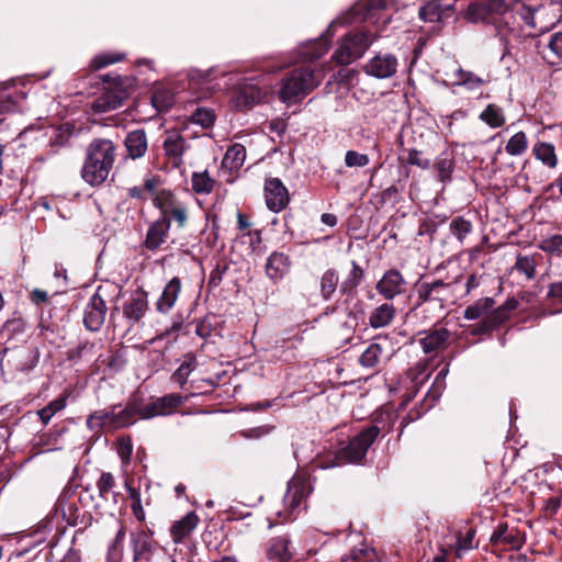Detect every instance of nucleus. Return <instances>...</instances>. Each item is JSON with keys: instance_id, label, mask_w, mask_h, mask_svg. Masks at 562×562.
<instances>
[{"instance_id": "obj_1", "label": "nucleus", "mask_w": 562, "mask_h": 562, "mask_svg": "<svg viewBox=\"0 0 562 562\" xmlns=\"http://www.w3.org/2000/svg\"><path fill=\"white\" fill-rule=\"evenodd\" d=\"M115 159V147L109 139H94L87 148L81 170L82 179L90 186H100L109 177Z\"/></svg>"}, {"instance_id": "obj_2", "label": "nucleus", "mask_w": 562, "mask_h": 562, "mask_svg": "<svg viewBox=\"0 0 562 562\" xmlns=\"http://www.w3.org/2000/svg\"><path fill=\"white\" fill-rule=\"evenodd\" d=\"M321 82L310 67L297 68L283 79L279 91V98L285 103H292L305 98Z\"/></svg>"}, {"instance_id": "obj_3", "label": "nucleus", "mask_w": 562, "mask_h": 562, "mask_svg": "<svg viewBox=\"0 0 562 562\" xmlns=\"http://www.w3.org/2000/svg\"><path fill=\"white\" fill-rule=\"evenodd\" d=\"M138 404L130 403L124 408L117 409L113 407L110 411L100 409L95 411L87 418V426L91 430H99L102 428L117 429L130 426L138 418Z\"/></svg>"}, {"instance_id": "obj_4", "label": "nucleus", "mask_w": 562, "mask_h": 562, "mask_svg": "<svg viewBox=\"0 0 562 562\" xmlns=\"http://www.w3.org/2000/svg\"><path fill=\"white\" fill-rule=\"evenodd\" d=\"M374 40L375 37L369 32L348 35L341 41L338 48L335 50L333 59L338 65H349L361 57Z\"/></svg>"}, {"instance_id": "obj_5", "label": "nucleus", "mask_w": 562, "mask_h": 562, "mask_svg": "<svg viewBox=\"0 0 562 562\" xmlns=\"http://www.w3.org/2000/svg\"><path fill=\"white\" fill-rule=\"evenodd\" d=\"M305 497V485L299 481H291L283 497V510L276 512L277 516L281 518V522L296 518L304 505Z\"/></svg>"}, {"instance_id": "obj_6", "label": "nucleus", "mask_w": 562, "mask_h": 562, "mask_svg": "<svg viewBox=\"0 0 562 562\" xmlns=\"http://www.w3.org/2000/svg\"><path fill=\"white\" fill-rule=\"evenodd\" d=\"M380 434V429L376 426H370L357 435L349 445L344 449L342 456L349 462L361 461L369 447L374 442Z\"/></svg>"}, {"instance_id": "obj_7", "label": "nucleus", "mask_w": 562, "mask_h": 562, "mask_svg": "<svg viewBox=\"0 0 562 562\" xmlns=\"http://www.w3.org/2000/svg\"><path fill=\"white\" fill-rule=\"evenodd\" d=\"M183 403V398L179 394H167L158 397L155 401L145 404L144 406L138 405V417L148 419L156 416H165L175 412Z\"/></svg>"}, {"instance_id": "obj_8", "label": "nucleus", "mask_w": 562, "mask_h": 562, "mask_svg": "<svg viewBox=\"0 0 562 562\" xmlns=\"http://www.w3.org/2000/svg\"><path fill=\"white\" fill-rule=\"evenodd\" d=\"M165 156L173 168L183 165V156L190 149V144L179 131H168L162 143Z\"/></svg>"}, {"instance_id": "obj_9", "label": "nucleus", "mask_w": 562, "mask_h": 562, "mask_svg": "<svg viewBox=\"0 0 562 562\" xmlns=\"http://www.w3.org/2000/svg\"><path fill=\"white\" fill-rule=\"evenodd\" d=\"M254 78H248L247 81L236 91L232 103L238 111H244L251 105L258 103L267 95L268 90L266 87L260 86L259 82L254 83Z\"/></svg>"}, {"instance_id": "obj_10", "label": "nucleus", "mask_w": 562, "mask_h": 562, "mask_svg": "<svg viewBox=\"0 0 562 562\" xmlns=\"http://www.w3.org/2000/svg\"><path fill=\"white\" fill-rule=\"evenodd\" d=\"M406 281L397 269H390L384 272L376 282L375 290L386 301L393 300L395 296L405 292Z\"/></svg>"}, {"instance_id": "obj_11", "label": "nucleus", "mask_w": 562, "mask_h": 562, "mask_svg": "<svg viewBox=\"0 0 562 562\" xmlns=\"http://www.w3.org/2000/svg\"><path fill=\"white\" fill-rule=\"evenodd\" d=\"M265 199L268 209L272 212H280L290 201L289 191L278 178H270L265 183Z\"/></svg>"}, {"instance_id": "obj_12", "label": "nucleus", "mask_w": 562, "mask_h": 562, "mask_svg": "<svg viewBox=\"0 0 562 562\" xmlns=\"http://www.w3.org/2000/svg\"><path fill=\"white\" fill-rule=\"evenodd\" d=\"M106 315V304L105 301L100 295L99 291H97L89 300L83 315V323L87 329L91 331H98L104 321Z\"/></svg>"}, {"instance_id": "obj_13", "label": "nucleus", "mask_w": 562, "mask_h": 562, "mask_svg": "<svg viewBox=\"0 0 562 562\" xmlns=\"http://www.w3.org/2000/svg\"><path fill=\"white\" fill-rule=\"evenodd\" d=\"M127 98V93L119 85L105 89L99 97H97L92 103L91 109L95 113H105L122 106L124 100Z\"/></svg>"}, {"instance_id": "obj_14", "label": "nucleus", "mask_w": 562, "mask_h": 562, "mask_svg": "<svg viewBox=\"0 0 562 562\" xmlns=\"http://www.w3.org/2000/svg\"><path fill=\"white\" fill-rule=\"evenodd\" d=\"M155 204L160 209L161 216L173 218L179 227H183L188 215L187 206L173 199L170 192H161L159 196L155 199Z\"/></svg>"}, {"instance_id": "obj_15", "label": "nucleus", "mask_w": 562, "mask_h": 562, "mask_svg": "<svg viewBox=\"0 0 562 562\" xmlns=\"http://www.w3.org/2000/svg\"><path fill=\"white\" fill-rule=\"evenodd\" d=\"M397 58L392 54H379L371 58L364 66L368 75L384 79L392 77L397 70Z\"/></svg>"}, {"instance_id": "obj_16", "label": "nucleus", "mask_w": 562, "mask_h": 562, "mask_svg": "<svg viewBox=\"0 0 562 562\" xmlns=\"http://www.w3.org/2000/svg\"><path fill=\"white\" fill-rule=\"evenodd\" d=\"M148 310V295L143 289L134 291L123 305V315L132 325L139 322Z\"/></svg>"}, {"instance_id": "obj_17", "label": "nucleus", "mask_w": 562, "mask_h": 562, "mask_svg": "<svg viewBox=\"0 0 562 562\" xmlns=\"http://www.w3.org/2000/svg\"><path fill=\"white\" fill-rule=\"evenodd\" d=\"M290 543L285 535L271 538L266 548L267 559L271 562H289L293 555Z\"/></svg>"}, {"instance_id": "obj_18", "label": "nucleus", "mask_w": 562, "mask_h": 562, "mask_svg": "<svg viewBox=\"0 0 562 562\" xmlns=\"http://www.w3.org/2000/svg\"><path fill=\"white\" fill-rule=\"evenodd\" d=\"M290 267V258L283 252L274 251L267 259L266 274L271 281L278 282L289 273Z\"/></svg>"}, {"instance_id": "obj_19", "label": "nucleus", "mask_w": 562, "mask_h": 562, "mask_svg": "<svg viewBox=\"0 0 562 562\" xmlns=\"http://www.w3.org/2000/svg\"><path fill=\"white\" fill-rule=\"evenodd\" d=\"M170 222L165 216L155 221L148 228L145 246L149 250L159 248L167 239Z\"/></svg>"}, {"instance_id": "obj_20", "label": "nucleus", "mask_w": 562, "mask_h": 562, "mask_svg": "<svg viewBox=\"0 0 562 562\" xmlns=\"http://www.w3.org/2000/svg\"><path fill=\"white\" fill-rule=\"evenodd\" d=\"M449 331L446 328H436L424 333L419 338V345L425 353H430L443 348L449 339Z\"/></svg>"}, {"instance_id": "obj_21", "label": "nucleus", "mask_w": 562, "mask_h": 562, "mask_svg": "<svg viewBox=\"0 0 562 562\" xmlns=\"http://www.w3.org/2000/svg\"><path fill=\"white\" fill-rule=\"evenodd\" d=\"M396 314V310L392 303L385 302L374 307L368 317V324L374 329H380L389 326Z\"/></svg>"}, {"instance_id": "obj_22", "label": "nucleus", "mask_w": 562, "mask_h": 562, "mask_svg": "<svg viewBox=\"0 0 562 562\" xmlns=\"http://www.w3.org/2000/svg\"><path fill=\"white\" fill-rule=\"evenodd\" d=\"M181 290V281L178 277L172 278L164 288V291L156 303V308L160 313H168L178 300Z\"/></svg>"}, {"instance_id": "obj_23", "label": "nucleus", "mask_w": 562, "mask_h": 562, "mask_svg": "<svg viewBox=\"0 0 562 562\" xmlns=\"http://www.w3.org/2000/svg\"><path fill=\"white\" fill-rule=\"evenodd\" d=\"M199 521L194 513H189L181 519L173 522L170 528V533L175 543H180L187 536H189Z\"/></svg>"}, {"instance_id": "obj_24", "label": "nucleus", "mask_w": 562, "mask_h": 562, "mask_svg": "<svg viewBox=\"0 0 562 562\" xmlns=\"http://www.w3.org/2000/svg\"><path fill=\"white\" fill-rule=\"evenodd\" d=\"M125 147L131 158H140L147 151V137L144 130L130 132L125 138Z\"/></svg>"}, {"instance_id": "obj_25", "label": "nucleus", "mask_w": 562, "mask_h": 562, "mask_svg": "<svg viewBox=\"0 0 562 562\" xmlns=\"http://www.w3.org/2000/svg\"><path fill=\"white\" fill-rule=\"evenodd\" d=\"M246 159V148L241 144H233L226 150L222 166L229 171H237L244 165Z\"/></svg>"}, {"instance_id": "obj_26", "label": "nucleus", "mask_w": 562, "mask_h": 562, "mask_svg": "<svg viewBox=\"0 0 562 562\" xmlns=\"http://www.w3.org/2000/svg\"><path fill=\"white\" fill-rule=\"evenodd\" d=\"M453 85L464 87L469 91H475L486 83V80L472 71L457 68L453 72Z\"/></svg>"}, {"instance_id": "obj_27", "label": "nucleus", "mask_w": 562, "mask_h": 562, "mask_svg": "<svg viewBox=\"0 0 562 562\" xmlns=\"http://www.w3.org/2000/svg\"><path fill=\"white\" fill-rule=\"evenodd\" d=\"M363 274V269L356 261H352L351 270L340 283V292L347 295L353 294L361 283Z\"/></svg>"}, {"instance_id": "obj_28", "label": "nucleus", "mask_w": 562, "mask_h": 562, "mask_svg": "<svg viewBox=\"0 0 562 562\" xmlns=\"http://www.w3.org/2000/svg\"><path fill=\"white\" fill-rule=\"evenodd\" d=\"M533 155L547 167L553 169L558 165V157L555 155L554 146L550 143L538 142L533 146Z\"/></svg>"}, {"instance_id": "obj_29", "label": "nucleus", "mask_w": 562, "mask_h": 562, "mask_svg": "<svg viewBox=\"0 0 562 562\" xmlns=\"http://www.w3.org/2000/svg\"><path fill=\"white\" fill-rule=\"evenodd\" d=\"M434 168L438 172V179L440 182L446 183L451 180L452 172L454 170V159L450 153H441L435 164Z\"/></svg>"}, {"instance_id": "obj_30", "label": "nucleus", "mask_w": 562, "mask_h": 562, "mask_svg": "<svg viewBox=\"0 0 562 562\" xmlns=\"http://www.w3.org/2000/svg\"><path fill=\"white\" fill-rule=\"evenodd\" d=\"M131 541L134 551V560H140L151 550L150 535L145 530L133 532Z\"/></svg>"}, {"instance_id": "obj_31", "label": "nucleus", "mask_w": 562, "mask_h": 562, "mask_svg": "<svg viewBox=\"0 0 562 562\" xmlns=\"http://www.w3.org/2000/svg\"><path fill=\"white\" fill-rule=\"evenodd\" d=\"M480 119L492 128L501 127L506 122L503 110L496 104H488L480 114Z\"/></svg>"}, {"instance_id": "obj_32", "label": "nucleus", "mask_w": 562, "mask_h": 562, "mask_svg": "<svg viewBox=\"0 0 562 562\" xmlns=\"http://www.w3.org/2000/svg\"><path fill=\"white\" fill-rule=\"evenodd\" d=\"M16 368L22 371L34 368L38 362V352L35 349L22 348L14 352Z\"/></svg>"}, {"instance_id": "obj_33", "label": "nucleus", "mask_w": 562, "mask_h": 562, "mask_svg": "<svg viewBox=\"0 0 562 562\" xmlns=\"http://www.w3.org/2000/svg\"><path fill=\"white\" fill-rule=\"evenodd\" d=\"M386 0H362L352 11L360 15L363 20H370L374 16V12L385 8Z\"/></svg>"}, {"instance_id": "obj_34", "label": "nucleus", "mask_w": 562, "mask_h": 562, "mask_svg": "<svg viewBox=\"0 0 562 562\" xmlns=\"http://www.w3.org/2000/svg\"><path fill=\"white\" fill-rule=\"evenodd\" d=\"M494 306V300L491 297H483L477 300L474 304L468 306L464 311V318L479 319L484 316Z\"/></svg>"}, {"instance_id": "obj_35", "label": "nucleus", "mask_w": 562, "mask_h": 562, "mask_svg": "<svg viewBox=\"0 0 562 562\" xmlns=\"http://www.w3.org/2000/svg\"><path fill=\"white\" fill-rule=\"evenodd\" d=\"M151 104L159 111H167L173 104V94L165 87H157L151 94Z\"/></svg>"}, {"instance_id": "obj_36", "label": "nucleus", "mask_w": 562, "mask_h": 562, "mask_svg": "<svg viewBox=\"0 0 562 562\" xmlns=\"http://www.w3.org/2000/svg\"><path fill=\"white\" fill-rule=\"evenodd\" d=\"M192 190L199 194H209L212 192L215 181L210 177L206 170L194 172L192 175Z\"/></svg>"}, {"instance_id": "obj_37", "label": "nucleus", "mask_w": 562, "mask_h": 562, "mask_svg": "<svg viewBox=\"0 0 562 562\" xmlns=\"http://www.w3.org/2000/svg\"><path fill=\"white\" fill-rule=\"evenodd\" d=\"M528 148V138L524 132H517L507 142L505 150L510 156H520Z\"/></svg>"}, {"instance_id": "obj_38", "label": "nucleus", "mask_w": 562, "mask_h": 562, "mask_svg": "<svg viewBox=\"0 0 562 562\" xmlns=\"http://www.w3.org/2000/svg\"><path fill=\"white\" fill-rule=\"evenodd\" d=\"M327 50V40L325 37H321L306 45V47L302 52V58L303 60H314L325 55Z\"/></svg>"}, {"instance_id": "obj_39", "label": "nucleus", "mask_w": 562, "mask_h": 562, "mask_svg": "<svg viewBox=\"0 0 562 562\" xmlns=\"http://www.w3.org/2000/svg\"><path fill=\"white\" fill-rule=\"evenodd\" d=\"M338 273L334 269L325 271L321 278V293L325 300H329L338 285Z\"/></svg>"}, {"instance_id": "obj_40", "label": "nucleus", "mask_w": 562, "mask_h": 562, "mask_svg": "<svg viewBox=\"0 0 562 562\" xmlns=\"http://www.w3.org/2000/svg\"><path fill=\"white\" fill-rule=\"evenodd\" d=\"M125 528L123 526L117 530L115 538L108 550V559L111 562H119L123 555V542L125 539Z\"/></svg>"}, {"instance_id": "obj_41", "label": "nucleus", "mask_w": 562, "mask_h": 562, "mask_svg": "<svg viewBox=\"0 0 562 562\" xmlns=\"http://www.w3.org/2000/svg\"><path fill=\"white\" fill-rule=\"evenodd\" d=\"M22 99L23 97L18 92L14 94L7 91L0 92V114H9L15 112L19 108V101Z\"/></svg>"}, {"instance_id": "obj_42", "label": "nucleus", "mask_w": 562, "mask_h": 562, "mask_svg": "<svg viewBox=\"0 0 562 562\" xmlns=\"http://www.w3.org/2000/svg\"><path fill=\"white\" fill-rule=\"evenodd\" d=\"M382 355V347L379 344H371L360 356L359 362L364 368H373L378 364Z\"/></svg>"}, {"instance_id": "obj_43", "label": "nucleus", "mask_w": 562, "mask_h": 562, "mask_svg": "<svg viewBox=\"0 0 562 562\" xmlns=\"http://www.w3.org/2000/svg\"><path fill=\"white\" fill-rule=\"evenodd\" d=\"M66 407V397H57L38 412V416L44 424H48L52 417Z\"/></svg>"}, {"instance_id": "obj_44", "label": "nucleus", "mask_w": 562, "mask_h": 562, "mask_svg": "<svg viewBox=\"0 0 562 562\" xmlns=\"http://www.w3.org/2000/svg\"><path fill=\"white\" fill-rule=\"evenodd\" d=\"M450 231L459 241H463L472 231V224L462 216H457L450 222Z\"/></svg>"}, {"instance_id": "obj_45", "label": "nucleus", "mask_w": 562, "mask_h": 562, "mask_svg": "<svg viewBox=\"0 0 562 562\" xmlns=\"http://www.w3.org/2000/svg\"><path fill=\"white\" fill-rule=\"evenodd\" d=\"M25 322L21 317H14L7 321L2 327L1 334L5 335L9 339L14 338L24 333Z\"/></svg>"}, {"instance_id": "obj_46", "label": "nucleus", "mask_w": 562, "mask_h": 562, "mask_svg": "<svg viewBox=\"0 0 562 562\" xmlns=\"http://www.w3.org/2000/svg\"><path fill=\"white\" fill-rule=\"evenodd\" d=\"M447 286L448 285L441 280H437V281L430 282V283L424 282L418 288V297L423 302H426L429 300H436L437 296L434 295V289H445Z\"/></svg>"}, {"instance_id": "obj_47", "label": "nucleus", "mask_w": 562, "mask_h": 562, "mask_svg": "<svg viewBox=\"0 0 562 562\" xmlns=\"http://www.w3.org/2000/svg\"><path fill=\"white\" fill-rule=\"evenodd\" d=\"M515 269L524 273L527 279H533L536 274V261L529 256H519L515 263Z\"/></svg>"}, {"instance_id": "obj_48", "label": "nucleus", "mask_w": 562, "mask_h": 562, "mask_svg": "<svg viewBox=\"0 0 562 562\" xmlns=\"http://www.w3.org/2000/svg\"><path fill=\"white\" fill-rule=\"evenodd\" d=\"M191 121L206 128L213 125L215 121V114L212 110L209 109H196L191 115Z\"/></svg>"}, {"instance_id": "obj_49", "label": "nucleus", "mask_w": 562, "mask_h": 562, "mask_svg": "<svg viewBox=\"0 0 562 562\" xmlns=\"http://www.w3.org/2000/svg\"><path fill=\"white\" fill-rule=\"evenodd\" d=\"M440 4L430 1L419 9V18L425 22H435L440 19Z\"/></svg>"}, {"instance_id": "obj_50", "label": "nucleus", "mask_w": 562, "mask_h": 562, "mask_svg": "<svg viewBox=\"0 0 562 562\" xmlns=\"http://www.w3.org/2000/svg\"><path fill=\"white\" fill-rule=\"evenodd\" d=\"M539 248L550 254H562V235L557 234L543 238L539 244Z\"/></svg>"}, {"instance_id": "obj_51", "label": "nucleus", "mask_w": 562, "mask_h": 562, "mask_svg": "<svg viewBox=\"0 0 562 562\" xmlns=\"http://www.w3.org/2000/svg\"><path fill=\"white\" fill-rule=\"evenodd\" d=\"M114 485V476L109 472L102 473L97 483L100 496L104 499H108L109 494L113 492Z\"/></svg>"}, {"instance_id": "obj_52", "label": "nucleus", "mask_w": 562, "mask_h": 562, "mask_svg": "<svg viewBox=\"0 0 562 562\" xmlns=\"http://www.w3.org/2000/svg\"><path fill=\"white\" fill-rule=\"evenodd\" d=\"M194 368L195 360L193 357H190L188 360L183 361L181 366L176 370V372L173 373V378L176 379L177 382L183 384L187 381L190 373L194 370Z\"/></svg>"}, {"instance_id": "obj_53", "label": "nucleus", "mask_w": 562, "mask_h": 562, "mask_svg": "<svg viewBox=\"0 0 562 562\" xmlns=\"http://www.w3.org/2000/svg\"><path fill=\"white\" fill-rule=\"evenodd\" d=\"M369 156L360 154L356 150H348L345 155V164L347 167H366L369 164Z\"/></svg>"}, {"instance_id": "obj_54", "label": "nucleus", "mask_w": 562, "mask_h": 562, "mask_svg": "<svg viewBox=\"0 0 562 562\" xmlns=\"http://www.w3.org/2000/svg\"><path fill=\"white\" fill-rule=\"evenodd\" d=\"M487 15V9L480 3H471L467 9V19L470 22L477 23L483 21Z\"/></svg>"}, {"instance_id": "obj_55", "label": "nucleus", "mask_w": 562, "mask_h": 562, "mask_svg": "<svg viewBox=\"0 0 562 562\" xmlns=\"http://www.w3.org/2000/svg\"><path fill=\"white\" fill-rule=\"evenodd\" d=\"M503 543L507 544L512 550H518L525 543V535L517 529H509Z\"/></svg>"}, {"instance_id": "obj_56", "label": "nucleus", "mask_w": 562, "mask_h": 562, "mask_svg": "<svg viewBox=\"0 0 562 562\" xmlns=\"http://www.w3.org/2000/svg\"><path fill=\"white\" fill-rule=\"evenodd\" d=\"M509 313L504 311L503 306H498L495 308L492 314L487 318V324L485 325L486 329H490L494 326H497L508 319Z\"/></svg>"}, {"instance_id": "obj_57", "label": "nucleus", "mask_w": 562, "mask_h": 562, "mask_svg": "<svg viewBox=\"0 0 562 562\" xmlns=\"http://www.w3.org/2000/svg\"><path fill=\"white\" fill-rule=\"evenodd\" d=\"M407 164L417 166L422 169H428L430 167L429 159L425 158L422 151L417 149H411L407 156Z\"/></svg>"}, {"instance_id": "obj_58", "label": "nucleus", "mask_w": 562, "mask_h": 562, "mask_svg": "<svg viewBox=\"0 0 562 562\" xmlns=\"http://www.w3.org/2000/svg\"><path fill=\"white\" fill-rule=\"evenodd\" d=\"M123 58V55H100L93 58L92 67L94 69H100L105 66L112 65L114 63L120 61Z\"/></svg>"}, {"instance_id": "obj_59", "label": "nucleus", "mask_w": 562, "mask_h": 562, "mask_svg": "<svg viewBox=\"0 0 562 562\" xmlns=\"http://www.w3.org/2000/svg\"><path fill=\"white\" fill-rule=\"evenodd\" d=\"M374 555V551L368 547L356 548L350 552V558L356 562L370 561Z\"/></svg>"}, {"instance_id": "obj_60", "label": "nucleus", "mask_w": 562, "mask_h": 562, "mask_svg": "<svg viewBox=\"0 0 562 562\" xmlns=\"http://www.w3.org/2000/svg\"><path fill=\"white\" fill-rule=\"evenodd\" d=\"M94 347L93 342L85 341L71 351V358L92 357Z\"/></svg>"}, {"instance_id": "obj_61", "label": "nucleus", "mask_w": 562, "mask_h": 562, "mask_svg": "<svg viewBox=\"0 0 562 562\" xmlns=\"http://www.w3.org/2000/svg\"><path fill=\"white\" fill-rule=\"evenodd\" d=\"M473 538H474V531L470 529V530H468V532L464 537H460L458 539L457 549H458L459 555L461 554V551H465V550H469L472 548Z\"/></svg>"}, {"instance_id": "obj_62", "label": "nucleus", "mask_w": 562, "mask_h": 562, "mask_svg": "<svg viewBox=\"0 0 562 562\" xmlns=\"http://www.w3.org/2000/svg\"><path fill=\"white\" fill-rule=\"evenodd\" d=\"M448 374V369L447 368H442L437 376H436V380H435V383H434V389L431 391V393L434 394V396H439L440 393H441V390L445 387V379Z\"/></svg>"}, {"instance_id": "obj_63", "label": "nucleus", "mask_w": 562, "mask_h": 562, "mask_svg": "<svg viewBox=\"0 0 562 562\" xmlns=\"http://www.w3.org/2000/svg\"><path fill=\"white\" fill-rule=\"evenodd\" d=\"M549 47L557 56L562 57V33H557L551 36Z\"/></svg>"}, {"instance_id": "obj_64", "label": "nucleus", "mask_w": 562, "mask_h": 562, "mask_svg": "<svg viewBox=\"0 0 562 562\" xmlns=\"http://www.w3.org/2000/svg\"><path fill=\"white\" fill-rule=\"evenodd\" d=\"M548 296L562 302V281L550 285Z\"/></svg>"}]
</instances>
